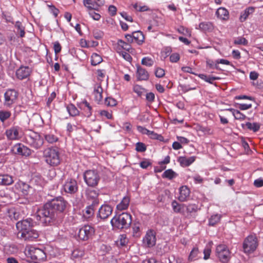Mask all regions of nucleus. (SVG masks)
I'll list each match as a JSON object with an SVG mask.
<instances>
[{"label": "nucleus", "instance_id": "f257e3e1", "mask_svg": "<svg viewBox=\"0 0 263 263\" xmlns=\"http://www.w3.org/2000/svg\"><path fill=\"white\" fill-rule=\"evenodd\" d=\"M37 219L45 226H58L62 222L63 217L57 214L46 203L37 212Z\"/></svg>", "mask_w": 263, "mask_h": 263}, {"label": "nucleus", "instance_id": "f03ea898", "mask_svg": "<svg viewBox=\"0 0 263 263\" xmlns=\"http://www.w3.org/2000/svg\"><path fill=\"white\" fill-rule=\"evenodd\" d=\"M43 157L45 162L51 167H56L60 164L61 159L59 149L56 146H51L43 151Z\"/></svg>", "mask_w": 263, "mask_h": 263}, {"label": "nucleus", "instance_id": "7ed1b4c3", "mask_svg": "<svg viewBox=\"0 0 263 263\" xmlns=\"http://www.w3.org/2000/svg\"><path fill=\"white\" fill-rule=\"evenodd\" d=\"M132 215L128 213H122L115 215L110 220L112 227L117 229H127L132 223Z\"/></svg>", "mask_w": 263, "mask_h": 263}, {"label": "nucleus", "instance_id": "20e7f679", "mask_svg": "<svg viewBox=\"0 0 263 263\" xmlns=\"http://www.w3.org/2000/svg\"><path fill=\"white\" fill-rule=\"evenodd\" d=\"M46 203L57 213L64 217V213L65 211L68 202L64 198V197L59 196L54 197L51 199L48 200Z\"/></svg>", "mask_w": 263, "mask_h": 263}, {"label": "nucleus", "instance_id": "39448f33", "mask_svg": "<svg viewBox=\"0 0 263 263\" xmlns=\"http://www.w3.org/2000/svg\"><path fill=\"white\" fill-rule=\"evenodd\" d=\"M26 142L32 148L38 150L43 147L44 140L39 133L30 131L29 133L26 135Z\"/></svg>", "mask_w": 263, "mask_h": 263}, {"label": "nucleus", "instance_id": "423d86ee", "mask_svg": "<svg viewBox=\"0 0 263 263\" xmlns=\"http://www.w3.org/2000/svg\"><path fill=\"white\" fill-rule=\"evenodd\" d=\"M95 234V228L89 224H85L79 229L77 233V239L79 241H86L91 239Z\"/></svg>", "mask_w": 263, "mask_h": 263}, {"label": "nucleus", "instance_id": "0eeeda50", "mask_svg": "<svg viewBox=\"0 0 263 263\" xmlns=\"http://www.w3.org/2000/svg\"><path fill=\"white\" fill-rule=\"evenodd\" d=\"M84 180L86 184L90 187H95L98 185L100 177L96 170H87L83 175Z\"/></svg>", "mask_w": 263, "mask_h": 263}, {"label": "nucleus", "instance_id": "6e6552de", "mask_svg": "<svg viewBox=\"0 0 263 263\" xmlns=\"http://www.w3.org/2000/svg\"><path fill=\"white\" fill-rule=\"evenodd\" d=\"M18 92L14 89H8L4 95L3 105L7 108H11L16 103Z\"/></svg>", "mask_w": 263, "mask_h": 263}, {"label": "nucleus", "instance_id": "1a4fd4ad", "mask_svg": "<svg viewBox=\"0 0 263 263\" xmlns=\"http://www.w3.org/2000/svg\"><path fill=\"white\" fill-rule=\"evenodd\" d=\"M216 253L220 261L222 263L228 262L230 259V252L228 247L224 245H219L217 246Z\"/></svg>", "mask_w": 263, "mask_h": 263}, {"label": "nucleus", "instance_id": "9d476101", "mask_svg": "<svg viewBox=\"0 0 263 263\" xmlns=\"http://www.w3.org/2000/svg\"><path fill=\"white\" fill-rule=\"evenodd\" d=\"M11 151L15 155H19L25 157L29 156L33 152L32 150L21 143L14 145L12 147Z\"/></svg>", "mask_w": 263, "mask_h": 263}, {"label": "nucleus", "instance_id": "9b49d317", "mask_svg": "<svg viewBox=\"0 0 263 263\" xmlns=\"http://www.w3.org/2000/svg\"><path fill=\"white\" fill-rule=\"evenodd\" d=\"M33 226V221L30 218L18 221L16 224V227L19 231L17 236L20 237L22 233H25L26 231L31 229Z\"/></svg>", "mask_w": 263, "mask_h": 263}, {"label": "nucleus", "instance_id": "f8f14e48", "mask_svg": "<svg viewBox=\"0 0 263 263\" xmlns=\"http://www.w3.org/2000/svg\"><path fill=\"white\" fill-rule=\"evenodd\" d=\"M63 189L68 194H74L77 193L78 190L77 180L73 178H68L63 185Z\"/></svg>", "mask_w": 263, "mask_h": 263}, {"label": "nucleus", "instance_id": "ddd939ff", "mask_svg": "<svg viewBox=\"0 0 263 263\" xmlns=\"http://www.w3.org/2000/svg\"><path fill=\"white\" fill-rule=\"evenodd\" d=\"M32 187L29 184L21 180H18L16 182L13 187V190L17 192H21L24 196L28 195Z\"/></svg>", "mask_w": 263, "mask_h": 263}, {"label": "nucleus", "instance_id": "4468645a", "mask_svg": "<svg viewBox=\"0 0 263 263\" xmlns=\"http://www.w3.org/2000/svg\"><path fill=\"white\" fill-rule=\"evenodd\" d=\"M112 211L113 208L111 205L104 204L99 208L97 217L102 220H105L111 215Z\"/></svg>", "mask_w": 263, "mask_h": 263}, {"label": "nucleus", "instance_id": "2eb2a0df", "mask_svg": "<svg viewBox=\"0 0 263 263\" xmlns=\"http://www.w3.org/2000/svg\"><path fill=\"white\" fill-rule=\"evenodd\" d=\"M156 233L154 230H148L143 238V243L149 248L154 246L156 242Z\"/></svg>", "mask_w": 263, "mask_h": 263}, {"label": "nucleus", "instance_id": "dca6fc26", "mask_svg": "<svg viewBox=\"0 0 263 263\" xmlns=\"http://www.w3.org/2000/svg\"><path fill=\"white\" fill-rule=\"evenodd\" d=\"M258 246V239L255 234L248 236V255L253 253Z\"/></svg>", "mask_w": 263, "mask_h": 263}, {"label": "nucleus", "instance_id": "f3484780", "mask_svg": "<svg viewBox=\"0 0 263 263\" xmlns=\"http://www.w3.org/2000/svg\"><path fill=\"white\" fill-rule=\"evenodd\" d=\"M29 253L32 259L41 261L46 258V254L43 250L39 248H32L29 249Z\"/></svg>", "mask_w": 263, "mask_h": 263}, {"label": "nucleus", "instance_id": "a211bd4d", "mask_svg": "<svg viewBox=\"0 0 263 263\" xmlns=\"http://www.w3.org/2000/svg\"><path fill=\"white\" fill-rule=\"evenodd\" d=\"M31 72V69L28 66H21L15 72L16 78L22 80L28 78Z\"/></svg>", "mask_w": 263, "mask_h": 263}, {"label": "nucleus", "instance_id": "6ab92c4d", "mask_svg": "<svg viewBox=\"0 0 263 263\" xmlns=\"http://www.w3.org/2000/svg\"><path fill=\"white\" fill-rule=\"evenodd\" d=\"M21 130V128L19 126H12L6 130V135L9 140H17L20 138L19 133Z\"/></svg>", "mask_w": 263, "mask_h": 263}, {"label": "nucleus", "instance_id": "aec40b11", "mask_svg": "<svg viewBox=\"0 0 263 263\" xmlns=\"http://www.w3.org/2000/svg\"><path fill=\"white\" fill-rule=\"evenodd\" d=\"M39 237L38 232L32 228L25 233H22L19 237L26 241H32L35 240Z\"/></svg>", "mask_w": 263, "mask_h": 263}, {"label": "nucleus", "instance_id": "412c9836", "mask_svg": "<svg viewBox=\"0 0 263 263\" xmlns=\"http://www.w3.org/2000/svg\"><path fill=\"white\" fill-rule=\"evenodd\" d=\"M83 3L88 11L92 10L99 11V7L104 5V2L98 3V2H95V0H83Z\"/></svg>", "mask_w": 263, "mask_h": 263}, {"label": "nucleus", "instance_id": "4be33fe9", "mask_svg": "<svg viewBox=\"0 0 263 263\" xmlns=\"http://www.w3.org/2000/svg\"><path fill=\"white\" fill-rule=\"evenodd\" d=\"M136 74L138 81H146L149 79V73L147 71L140 65L137 66Z\"/></svg>", "mask_w": 263, "mask_h": 263}, {"label": "nucleus", "instance_id": "5701e85b", "mask_svg": "<svg viewBox=\"0 0 263 263\" xmlns=\"http://www.w3.org/2000/svg\"><path fill=\"white\" fill-rule=\"evenodd\" d=\"M195 160V157L192 156L189 158L180 156L178 158L177 161L182 167L190 166Z\"/></svg>", "mask_w": 263, "mask_h": 263}, {"label": "nucleus", "instance_id": "b1692460", "mask_svg": "<svg viewBox=\"0 0 263 263\" xmlns=\"http://www.w3.org/2000/svg\"><path fill=\"white\" fill-rule=\"evenodd\" d=\"M14 182L13 177L8 174H0V185H10Z\"/></svg>", "mask_w": 263, "mask_h": 263}, {"label": "nucleus", "instance_id": "393cba45", "mask_svg": "<svg viewBox=\"0 0 263 263\" xmlns=\"http://www.w3.org/2000/svg\"><path fill=\"white\" fill-rule=\"evenodd\" d=\"M180 195L178 199L181 202H184L186 200L187 198L189 196L190 191L186 186H182L180 188Z\"/></svg>", "mask_w": 263, "mask_h": 263}, {"label": "nucleus", "instance_id": "a878e982", "mask_svg": "<svg viewBox=\"0 0 263 263\" xmlns=\"http://www.w3.org/2000/svg\"><path fill=\"white\" fill-rule=\"evenodd\" d=\"M216 15L219 18L225 20L228 18L229 12L226 8L220 7L217 10Z\"/></svg>", "mask_w": 263, "mask_h": 263}, {"label": "nucleus", "instance_id": "bb28decb", "mask_svg": "<svg viewBox=\"0 0 263 263\" xmlns=\"http://www.w3.org/2000/svg\"><path fill=\"white\" fill-rule=\"evenodd\" d=\"M134 37V40L137 43L140 45H142L144 42V36L142 33V32L140 31H134L133 32Z\"/></svg>", "mask_w": 263, "mask_h": 263}, {"label": "nucleus", "instance_id": "cd10ccee", "mask_svg": "<svg viewBox=\"0 0 263 263\" xmlns=\"http://www.w3.org/2000/svg\"><path fill=\"white\" fill-rule=\"evenodd\" d=\"M172 206L174 212L177 213H182L184 211L185 205L184 204H179L176 200H173L172 202Z\"/></svg>", "mask_w": 263, "mask_h": 263}, {"label": "nucleus", "instance_id": "c85d7f7f", "mask_svg": "<svg viewBox=\"0 0 263 263\" xmlns=\"http://www.w3.org/2000/svg\"><path fill=\"white\" fill-rule=\"evenodd\" d=\"M66 110L69 115L71 117H76L79 115V110L76 106L72 103H70L67 105Z\"/></svg>", "mask_w": 263, "mask_h": 263}, {"label": "nucleus", "instance_id": "c756f323", "mask_svg": "<svg viewBox=\"0 0 263 263\" xmlns=\"http://www.w3.org/2000/svg\"><path fill=\"white\" fill-rule=\"evenodd\" d=\"M130 199L127 196L124 197L122 201L117 205V209L119 211L126 210L129 206Z\"/></svg>", "mask_w": 263, "mask_h": 263}, {"label": "nucleus", "instance_id": "7c9ffc66", "mask_svg": "<svg viewBox=\"0 0 263 263\" xmlns=\"http://www.w3.org/2000/svg\"><path fill=\"white\" fill-rule=\"evenodd\" d=\"M7 214L11 220H17L20 218V212L14 208L8 209Z\"/></svg>", "mask_w": 263, "mask_h": 263}, {"label": "nucleus", "instance_id": "2f4dec72", "mask_svg": "<svg viewBox=\"0 0 263 263\" xmlns=\"http://www.w3.org/2000/svg\"><path fill=\"white\" fill-rule=\"evenodd\" d=\"M178 176V174L172 169H168L164 172L162 175L163 178H167L172 180Z\"/></svg>", "mask_w": 263, "mask_h": 263}, {"label": "nucleus", "instance_id": "473e14b6", "mask_svg": "<svg viewBox=\"0 0 263 263\" xmlns=\"http://www.w3.org/2000/svg\"><path fill=\"white\" fill-rule=\"evenodd\" d=\"M11 112L8 110H0V121L4 123L8 119L10 118Z\"/></svg>", "mask_w": 263, "mask_h": 263}, {"label": "nucleus", "instance_id": "72a5a7b5", "mask_svg": "<svg viewBox=\"0 0 263 263\" xmlns=\"http://www.w3.org/2000/svg\"><path fill=\"white\" fill-rule=\"evenodd\" d=\"M92 205L87 206L85 210L83 211V216L86 219H89L94 215L95 209L91 208Z\"/></svg>", "mask_w": 263, "mask_h": 263}, {"label": "nucleus", "instance_id": "f704fd0d", "mask_svg": "<svg viewBox=\"0 0 263 263\" xmlns=\"http://www.w3.org/2000/svg\"><path fill=\"white\" fill-rule=\"evenodd\" d=\"M128 239L126 234H121L119 236L117 241V245L119 247H123L126 246L128 242Z\"/></svg>", "mask_w": 263, "mask_h": 263}, {"label": "nucleus", "instance_id": "c9c22d12", "mask_svg": "<svg viewBox=\"0 0 263 263\" xmlns=\"http://www.w3.org/2000/svg\"><path fill=\"white\" fill-rule=\"evenodd\" d=\"M198 77L202 80L205 81L206 82H208L210 84H213V81L220 80V78L218 77H213V76H207L204 74H199Z\"/></svg>", "mask_w": 263, "mask_h": 263}, {"label": "nucleus", "instance_id": "e433bc0d", "mask_svg": "<svg viewBox=\"0 0 263 263\" xmlns=\"http://www.w3.org/2000/svg\"><path fill=\"white\" fill-rule=\"evenodd\" d=\"M85 195L88 199H95L97 198L98 193L95 190L87 188L85 190Z\"/></svg>", "mask_w": 263, "mask_h": 263}, {"label": "nucleus", "instance_id": "4c0bfd02", "mask_svg": "<svg viewBox=\"0 0 263 263\" xmlns=\"http://www.w3.org/2000/svg\"><path fill=\"white\" fill-rule=\"evenodd\" d=\"M44 137L45 141L50 144H53L59 140L58 137L52 134H44Z\"/></svg>", "mask_w": 263, "mask_h": 263}, {"label": "nucleus", "instance_id": "58836bf2", "mask_svg": "<svg viewBox=\"0 0 263 263\" xmlns=\"http://www.w3.org/2000/svg\"><path fill=\"white\" fill-rule=\"evenodd\" d=\"M199 253L198 248L194 247L190 252L188 257V260L190 261L197 260L198 257V254Z\"/></svg>", "mask_w": 263, "mask_h": 263}, {"label": "nucleus", "instance_id": "ea45409f", "mask_svg": "<svg viewBox=\"0 0 263 263\" xmlns=\"http://www.w3.org/2000/svg\"><path fill=\"white\" fill-rule=\"evenodd\" d=\"M102 61L101 57L96 53H92L91 55V63L92 65L96 66Z\"/></svg>", "mask_w": 263, "mask_h": 263}, {"label": "nucleus", "instance_id": "a19ab883", "mask_svg": "<svg viewBox=\"0 0 263 263\" xmlns=\"http://www.w3.org/2000/svg\"><path fill=\"white\" fill-rule=\"evenodd\" d=\"M199 27L204 31H209L212 30L213 25L210 22H202L199 24Z\"/></svg>", "mask_w": 263, "mask_h": 263}, {"label": "nucleus", "instance_id": "79ce46f5", "mask_svg": "<svg viewBox=\"0 0 263 263\" xmlns=\"http://www.w3.org/2000/svg\"><path fill=\"white\" fill-rule=\"evenodd\" d=\"M102 88L101 86H98L97 89H95L94 90V95L95 98V100L98 102L102 101Z\"/></svg>", "mask_w": 263, "mask_h": 263}, {"label": "nucleus", "instance_id": "37998d69", "mask_svg": "<svg viewBox=\"0 0 263 263\" xmlns=\"http://www.w3.org/2000/svg\"><path fill=\"white\" fill-rule=\"evenodd\" d=\"M30 182L36 185H41L43 183V178L39 175H34L30 180Z\"/></svg>", "mask_w": 263, "mask_h": 263}, {"label": "nucleus", "instance_id": "c03bdc74", "mask_svg": "<svg viewBox=\"0 0 263 263\" xmlns=\"http://www.w3.org/2000/svg\"><path fill=\"white\" fill-rule=\"evenodd\" d=\"M220 218V215L217 214L212 215L209 219V224L214 226L219 221Z\"/></svg>", "mask_w": 263, "mask_h": 263}, {"label": "nucleus", "instance_id": "a18cd8bd", "mask_svg": "<svg viewBox=\"0 0 263 263\" xmlns=\"http://www.w3.org/2000/svg\"><path fill=\"white\" fill-rule=\"evenodd\" d=\"M84 254V250L80 249H76L71 253V257L73 259L79 258L82 257Z\"/></svg>", "mask_w": 263, "mask_h": 263}, {"label": "nucleus", "instance_id": "49530a36", "mask_svg": "<svg viewBox=\"0 0 263 263\" xmlns=\"http://www.w3.org/2000/svg\"><path fill=\"white\" fill-rule=\"evenodd\" d=\"M15 27L17 29V32H20V36L21 37H23L25 36V27L22 25V24L20 21H17L15 22Z\"/></svg>", "mask_w": 263, "mask_h": 263}, {"label": "nucleus", "instance_id": "de8ad7c7", "mask_svg": "<svg viewBox=\"0 0 263 263\" xmlns=\"http://www.w3.org/2000/svg\"><path fill=\"white\" fill-rule=\"evenodd\" d=\"M260 125L258 123H251L248 122V129L253 130L254 132H257L260 128Z\"/></svg>", "mask_w": 263, "mask_h": 263}, {"label": "nucleus", "instance_id": "09e8293b", "mask_svg": "<svg viewBox=\"0 0 263 263\" xmlns=\"http://www.w3.org/2000/svg\"><path fill=\"white\" fill-rule=\"evenodd\" d=\"M118 43L123 49L127 51H129L132 49V47L129 43H127L122 40H119Z\"/></svg>", "mask_w": 263, "mask_h": 263}, {"label": "nucleus", "instance_id": "8fccbe9b", "mask_svg": "<svg viewBox=\"0 0 263 263\" xmlns=\"http://www.w3.org/2000/svg\"><path fill=\"white\" fill-rule=\"evenodd\" d=\"M82 104L84 105V108H87L88 110V111L86 112V117L87 118H89L92 115V107L90 105L89 103L86 101L85 100L82 102Z\"/></svg>", "mask_w": 263, "mask_h": 263}, {"label": "nucleus", "instance_id": "3c124183", "mask_svg": "<svg viewBox=\"0 0 263 263\" xmlns=\"http://www.w3.org/2000/svg\"><path fill=\"white\" fill-rule=\"evenodd\" d=\"M141 64L143 65L151 67L154 64V61L151 58L144 57L142 59Z\"/></svg>", "mask_w": 263, "mask_h": 263}, {"label": "nucleus", "instance_id": "603ef678", "mask_svg": "<svg viewBox=\"0 0 263 263\" xmlns=\"http://www.w3.org/2000/svg\"><path fill=\"white\" fill-rule=\"evenodd\" d=\"M105 104L108 106L113 107L117 105V101L111 97H107L105 99Z\"/></svg>", "mask_w": 263, "mask_h": 263}, {"label": "nucleus", "instance_id": "864d4df0", "mask_svg": "<svg viewBox=\"0 0 263 263\" xmlns=\"http://www.w3.org/2000/svg\"><path fill=\"white\" fill-rule=\"evenodd\" d=\"M178 31L179 33L182 34L186 36L191 35V31L190 29L184 27L183 26H180L178 28Z\"/></svg>", "mask_w": 263, "mask_h": 263}, {"label": "nucleus", "instance_id": "5fc2aeb1", "mask_svg": "<svg viewBox=\"0 0 263 263\" xmlns=\"http://www.w3.org/2000/svg\"><path fill=\"white\" fill-rule=\"evenodd\" d=\"M136 150L138 152H144L146 150V146L144 143L139 142L136 144Z\"/></svg>", "mask_w": 263, "mask_h": 263}, {"label": "nucleus", "instance_id": "6e6d98bb", "mask_svg": "<svg viewBox=\"0 0 263 263\" xmlns=\"http://www.w3.org/2000/svg\"><path fill=\"white\" fill-rule=\"evenodd\" d=\"M186 211L188 213H191L196 212L198 210V206L195 204H189L187 206L185 205Z\"/></svg>", "mask_w": 263, "mask_h": 263}, {"label": "nucleus", "instance_id": "4d7b16f0", "mask_svg": "<svg viewBox=\"0 0 263 263\" xmlns=\"http://www.w3.org/2000/svg\"><path fill=\"white\" fill-rule=\"evenodd\" d=\"M233 116L236 120H244L246 118V116L238 110L233 111Z\"/></svg>", "mask_w": 263, "mask_h": 263}, {"label": "nucleus", "instance_id": "13d9d810", "mask_svg": "<svg viewBox=\"0 0 263 263\" xmlns=\"http://www.w3.org/2000/svg\"><path fill=\"white\" fill-rule=\"evenodd\" d=\"M179 86L181 88V90L184 93L192 90H195L196 87H191L189 85L186 84H180Z\"/></svg>", "mask_w": 263, "mask_h": 263}, {"label": "nucleus", "instance_id": "bf43d9fd", "mask_svg": "<svg viewBox=\"0 0 263 263\" xmlns=\"http://www.w3.org/2000/svg\"><path fill=\"white\" fill-rule=\"evenodd\" d=\"M133 90L136 93L138 96H141L142 95L144 89L139 85H136L134 86Z\"/></svg>", "mask_w": 263, "mask_h": 263}, {"label": "nucleus", "instance_id": "052dcab7", "mask_svg": "<svg viewBox=\"0 0 263 263\" xmlns=\"http://www.w3.org/2000/svg\"><path fill=\"white\" fill-rule=\"evenodd\" d=\"M180 55L178 53H173L170 55V60L172 63H176L180 60Z\"/></svg>", "mask_w": 263, "mask_h": 263}, {"label": "nucleus", "instance_id": "680f3d73", "mask_svg": "<svg viewBox=\"0 0 263 263\" xmlns=\"http://www.w3.org/2000/svg\"><path fill=\"white\" fill-rule=\"evenodd\" d=\"M155 74L157 78H162L165 75V71L163 69L157 67L156 69Z\"/></svg>", "mask_w": 263, "mask_h": 263}, {"label": "nucleus", "instance_id": "e2e57ef3", "mask_svg": "<svg viewBox=\"0 0 263 263\" xmlns=\"http://www.w3.org/2000/svg\"><path fill=\"white\" fill-rule=\"evenodd\" d=\"M120 54L127 61L130 62L132 60V57L127 52L125 51H121Z\"/></svg>", "mask_w": 263, "mask_h": 263}, {"label": "nucleus", "instance_id": "0e129e2a", "mask_svg": "<svg viewBox=\"0 0 263 263\" xmlns=\"http://www.w3.org/2000/svg\"><path fill=\"white\" fill-rule=\"evenodd\" d=\"M155 96L153 92H150L148 93H147L146 95V100L152 103L155 100Z\"/></svg>", "mask_w": 263, "mask_h": 263}, {"label": "nucleus", "instance_id": "69168bd1", "mask_svg": "<svg viewBox=\"0 0 263 263\" xmlns=\"http://www.w3.org/2000/svg\"><path fill=\"white\" fill-rule=\"evenodd\" d=\"M100 114L101 116L105 117L107 119H111L112 118L111 113H110L106 110H101L100 112Z\"/></svg>", "mask_w": 263, "mask_h": 263}, {"label": "nucleus", "instance_id": "338daca9", "mask_svg": "<svg viewBox=\"0 0 263 263\" xmlns=\"http://www.w3.org/2000/svg\"><path fill=\"white\" fill-rule=\"evenodd\" d=\"M152 165V163L147 160L142 161L140 163V166L141 168L146 169L148 166Z\"/></svg>", "mask_w": 263, "mask_h": 263}, {"label": "nucleus", "instance_id": "774afa93", "mask_svg": "<svg viewBox=\"0 0 263 263\" xmlns=\"http://www.w3.org/2000/svg\"><path fill=\"white\" fill-rule=\"evenodd\" d=\"M61 48H62L61 46L58 41L55 42L54 43L53 49H54V52L56 54H57L58 53H59V52H61Z\"/></svg>", "mask_w": 263, "mask_h": 263}]
</instances>
